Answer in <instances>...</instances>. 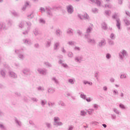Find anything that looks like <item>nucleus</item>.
<instances>
[{"mask_svg":"<svg viewBox=\"0 0 130 130\" xmlns=\"http://www.w3.org/2000/svg\"><path fill=\"white\" fill-rule=\"evenodd\" d=\"M83 84H84V85H89V86H92L93 85V83L92 82H90L88 81H83Z\"/></svg>","mask_w":130,"mask_h":130,"instance_id":"nucleus-43","label":"nucleus"},{"mask_svg":"<svg viewBox=\"0 0 130 130\" xmlns=\"http://www.w3.org/2000/svg\"><path fill=\"white\" fill-rule=\"evenodd\" d=\"M93 28H92V27H89L88 28H87L86 29V34H88L89 35V33H91V31H92Z\"/></svg>","mask_w":130,"mask_h":130,"instance_id":"nucleus-47","label":"nucleus"},{"mask_svg":"<svg viewBox=\"0 0 130 130\" xmlns=\"http://www.w3.org/2000/svg\"><path fill=\"white\" fill-rule=\"evenodd\" d=\"M102 28L104 30H107V24L105 22H103L102 23Z\"/></svg>","mask_w":130,"mask_h":130,"instance_id":"nucleus-31","label":"nucleus"},{"mask_svg":"<svg viewBox=\"0 0 130 130\" xmlns=\"http://www.w3.org/2000/svg\"><path fill=\"white\" fill-rule=\"evenodd\" d=\"M60 119L58 117H55L54 118V123L53 125L55 126H61L62 125V122L59 121Z\"/></svg>","mask_w":130,"mask_h":130,"instance_id":"nucleus-3","label":"nucleus"},{"mask_svg":"<svg viewBox=\"0 0 130 130\" xmlns=\"http://www.w3.org/2000/svg\"><path fill=\"white\" fill-rule=\"evenodd\" d=\"M32 32L35 36H38V35H40V34H41V33L39 31L38 28L34 29Z\"/></svg>","mask_w":130,"mask_h":130,"instance_id":"nucleus-21","label":"nucleus"},{"mask_svg":"<svg viewBox=\"0 0 130 130\" xmlns=\"http://www.w3.org/2000/svg\"><path fill=\"white\" fill-rule=\"evenodd\" d=\"M108 43L111 46L114 45V42L111 40H109Z\"/></svg>","mask_w":130,"mask_h":130,"instance_id":"nucleus-54","label":"nucleus"},{"mask_svg":"<svg viewBox=\"0 0 130 130\" xmlns=\"http://www.w3.org/2000/svg\"><path fill=\"white\" fill-rule=\"evenodd\" d=\"M86 114H87V113L85 111L82 110L80 111V115L81 116H85Z\"/></svg>","mask_w":130,"mask_h":130,"instance_id":"nucleus-55","label":"nucleus"},{"mask_svg":"<svg viewBox=\"0 0 130 130\" xmlns=\"http://www.w3.org/2000/svg\"><path fill=\"white\" fill-rule=\"evenodd\" d=\"M46 12L48 17H52V8L49 7H46Z\"/></svg>","mask_w":130,"mask_h":130,"instance_id":"nucleus-8","label":"nucleus"},{"mask_svg":"<svg viewBox=\"0 0 130 130\" xmlns=\"http://www.w3.org/2000/svg\"><path fill=\"white\" fill-rule=\"evenodd\" d=\"M0 128L1 130H7L6 126L3 123H0Z\"/></svg>","mask_w":130,"mask_h":130,"instance_id":"nucleus-49","label":"nucleus"},{"mask_svg":"<svg viewBox=\"0 0 130 130\" xmlns=\"http://www.w3.org/2000/svg\"><path fill=\"white\" fill-rule=\"evenodd\" d=\"M78 17L80 19V20H84V14H78Z\"/></svg>","mask_w":130,"mask_h":130,"instance_id":"nucleus-62","label":"nucleus"},{"mask_svg":"<svg viewBox=\"0 0 130 130\" xmlns=\"http://www.w3.org/2000/svg\"><path fill=\"white\" fill-rule=\"evenodd\" d=\"M77 34H78V36H80L81 37L83 36V32H82V31H81L80 29H78L77 30Z\"/></svg>","mask_w":130,"mask_h":130,"instance_id":"nucleus-48","label":"nucleus"},{"mask_svg":"<svg viewBox=\"0 0 130 130\" xmlns=\"http://www.w3.org/2000/svg\"><path fill=\"white\" fill-rule=\"evenodd\" d=\"M27 17L29 19H33V18H34V14H33V12H31L30 14H28L27 15Z\"/></svg>","mask_w":130,"mask_h":130,"instance_id":"nucleus-39","label":"nucleus"},{"mask_svg":"<svg viewBox=\"0 0 130 130\" xmlns=\"http://www.w3.org/2000/svg\"><path fill=\"white\" fill-rule=\"evenodd\" d=\"M100 7H102L103 8H108V9H111L112 8V5L110 4H105V5H102V6Z\"/></svg>","mask_w":130,"mask_h":130,"instance_id":"nucleus-23","label":"nucleus"},{"mask_svg":"<svg viewBox=\"0 0 130 130\" xmlns=\"http://www.w3.org/2000/svg\"><path fill=\"white\" fill-rule=\"evenodd\" d=\"M8 28L9 26H7V24H6L5 22H0V31H6V30H8Z\"/></svg>","mask_w":130,"mask_h":130,"instance_id":"nucleus-5","label":"nucleus"},{"mask_svg":"<svg viewBox=\"0 0 130 130\" xmlns=\"http://www.w3.org/2000/svg\"><path fill=\"white\" fill-rule=\"evenodd\" d=\"M25 21L22 20L18 24V27L20 28V29H23V28L25 27Z\"/></svg>","mask_w":130,"mask_h":130,"instance_id":"nucleus-19","label":"nucleus"},{"mask_svg":"<svg viewBox=\"0 0 130 130\" xmlns=\"http://www.w3.org/2000/svg\"><path fill=\"white\" fill-rule=\"evenodd\" d=\"M79 94H80V98H82V99L85 100L86 98H87V95H86V94H84L83 92H81Z\"/></svg>","mask_w":130,"mask_h":130,"instance_id":"nucleus-32","label":"nucleus"},{"mask_svg":"<svg viewBox=\"0 0 130 130\" xmlns=\"http://www.w3.org/2000/svg\"><path fill=\"white\" fill-rule=\"evenodd\" d=\"M38 91H40L41 92H44L45 89L43 86H40L37 88Z\"/></svg>","mask_w":130,"mask_h":130,"instance_id":"nucleus-36","label":"nucleus"},{"mask_svg":"<svg viewBox=\"0 0 130 130\" xmlns=\"http://www.w3.org/2000/svg\"><path fill=\"white\" fill-rule=\"evenodd\" d=\"M98 46L100 48H102L104 46L106 45V40L105 39H102L99 42H98Z\"/></svg>","mask_w":130,"mask_h":130,"instance_id":"nucleus-6","label":"nucleus"},{"mask_svg":"<svg viewBox=\"0 0 130 130\" xmlns=\"http://www.w3.org/2000/svg\"><path fill=\"white\" fill-rule=\"evenodd\" d=\"M26 25L27 26V29H25V30H23L22 31V33L23 35H24V36H27L29 33V30L30 29H31V26H32V23L30 21H27L26 22Z\"/></svg>","mask_w":130,"mask_h":130,"instance_id":"nucleus-1","label":"nucleus"},{"mask_svg":"<svg viewBox=\"0 0 130 130\" xmlns=\"http://www.w3.org/2000/svg\"><path fill=\"white\" fill-rule=\"evenodd\" d=\"M61 67H63V68H64V69H69V65H68V64L66 63H63L62 64Z\"/></svg>","mask_w":130,"mask_h":130,"instance_id":"nucleus-57","label":"nucleus"},{"mask_svg":"<svg viewBox=\"0 0 130 130\" xmlns=\"http://www.w3.org/2000/svg\"><path fill=\"white\" fill-rule=\"evenodd\" d=\"M9 74L10 78H12L13 79H17L18 78V75L15 72L10 71Z\"/></svg>","mask_w":130,"mask_h":130,"instance_id":"nucleus-17","label":"nucleus"},{"mask_svg":"<svg viewBox=\"0 0 130 130\" xmlns=\"http://www.w3.org/2000/svg\"><path fill=\"white\" fill-rule=\"evenodd\" d=\"M118 17H119V14H118V13H115V14L112 16V18L115 20L119 19V18H117Z\"/></svg>","mask_w":130,"mask_h":130,"instance_id":"nucleus-35","label":"nucleus"},{"mask_svg":"<svg viewBox=\"0 0 130 130\" xmlns=\"http://www.w3.org/2000/svg\"><path fill=\"white\" fill-rule=\"evenodd\" d=\"M74 50L75 51H76L77 52H80L81 50H82V48H81V47H79L78 46H75L74 47Z\"/></svg>","mask_w":130,"mask_h":130,"instance_id":"nucleus-26","label":"nucleus"},{"mask_svg":"<svg viewBox=\"0 0 130 130\" xmlns=\"http://www.w3.org/2000/svg\"><path fill=\"white\" fill-rule=\"evenodd\" d=\"M120 79H126V75H125V74H122L120 75Z\"/></svg>","mask_w":130,"mask_h":130,"instance_id":"nucleus-64","label":"nucleus"},{"mask_svg":"<svg viewBox=\"0 0 130 130\" xmlns=\"http://www.w3.org/2000/svg\"><path fill=\"white\" fill-rule=\"evenodd\" d=\"M60 44L59 42H56L54 43L53 47L54 50H58Z\"/></svg>","mask_w":130,"mask_h":130,"instance_id":"nucleus-20","label":"nucleus"},{"mask_svg":"<svg viewBox=\"0 0 130 130\" xmlns=\"http://www.w3.org/2000/svg\"><path fill=\"white\" fill-rule=\"evenodd\" d=\"M14 120L17 127H21L22 126V122L21 121L17 119V118H15Z\"/></svg>","mask_w":130,"mask_h":130,"instance_id":"nucleus-16","label":"nucleus"},{"mask_svg":"<svg viewBox=\"0 0 130 130\" xmlns=\"http://www.w3.org/2000/svg\"><path fill=\"white\" fill-rule=\"evenodd\" d=\"M113 110L114 112H115V113H116V114L119 115V111L117 109L114 108L113 109Z\"/></svg>","mask_w":130,"mask_h":130,"instance_id":"nucleus-60","label":"nucleus"},{"mask_svg":"<svg viewBox=\"0 0 130 130\" xmlns=\"http://www.w3.org/2000/svg\"><path fill=\"white\" fill-rule=\"evenodd\" d=\"M105 15H106V16H110V15H111V11L105 10Z\"/></svg>","mask_w":130,"mask_h":130,"instance_id":"nucleus-42","label":"nucleus"},{"mask_svg":"<svg viewBox=\"0 0 130 130\" xmlns=\"http://www.w3.org/2000/svg\"><path fill=\"white\" fill-rule=\"evenodd\" d=\"M37 71L40 75H43V76H46L47 75V70L46 69L39 68Z\"/></svg>","mask_w":130,"mask_h":130,"instance_id":"nucleus-7","label":"nucleus"},{"mask_svg":"<svg viewBox=\"0 0 130 130\" xmlns=\"http://www.w3.org/2000/svg\"><path fill=\"white\" fill-rule=\"evenodd\" d=\"M119 107L120 108V109H122V110H124V109H126L125 106L121 103L119 104Z\"/></svg>","mask_w":130,"mask_h":130,"instance_id":"nucleus-45","label":"nucleus"},{"mask_svg":"<svg viewBox=\"0 0 130 130\" xmlns=\"http://www.w3.org/2000/svg\"><path fill=\"white\" fill-rule=\"evenodd\" d=\"M62 33V32H61V30H60V29H56V34L57 36H58V37H59L60 36V35H61Z\"/></svg>","mask_w":130,"mask_h":130,"instance_id":"nucleus-37","label":"nucleus"},{"mask_svg":"<svg viewBox=\"0 0 130 130\" xmlns=\"http://www.w3.org/2000/svg\"><path fill=\"white\" fill-rule=\"evenodd\" d=\"M84 38L86 39L88 43H90L91 44H96V41H95L94 39L89 38V34H85Z\"/></svg>","mask_w":130,"mask_h":130,"instance_id":"nucleus-4","label":"nucleus"},{"mask_svg":"<svg viewBox=\"0 0 130 130\" xmlns=\"http://www.w3.org/2000/svg\"><path fill=\"white\" fill-rule=\"evenodd\" d=\"M92 12L94 14H98V12H99V10L96 8H93L92 9Z\"/></svg>","mask_w":130,"mask_h":130,"instance_id":"nucleus-41","label":"nucleus"},{"mask_svg":"<svg viewBox=\"0 0 130 130\" xmlns=\"http://www.w3.org/2000/svg\"><path fill=\"white\" fill-rule=\"evenodd\" d=\"M67 34H69L70 36L74 35V30L72 28H69L67 30Z\"/></svg>","mask_w":130,"mask_h":130,"instance_id":"nucleus-22","label":"nucleus"},{"mask_svg":"<svg viewBox=\"0 0 130 130\" xmlns=\"http://www.w3.org/2000/svg\"><path fill=\"white\" fill-rule=\"evenodd\" d=\"M58 104V105H61V106H66V104H64L62 101H59Z\"/></svg>","mask_w":130,"mask_h":130,"instance_id":"nucleus-53","label":"nucleus"},{"mask_svg":"<svg viewBox=\"0 0 130 130\" xmlns=\"http://www.w3.org/2000/svg\"><path fill=\"white\" fill-rule=\"evenodd\" d=\"M110 38L112 40H114V39H115V35H114V34L112 33L110 35Z\"/></svg>","mask_w":130,"mask_h":130,"instance_id":"nucleus-58","label":"nucleus"},{"mask_svg":"<svg viewBox=\"0 0 130 130\" xmlns=\"http://www.w3.org/2000/svg\"><path fill=\"white\" fill-rule=\"evenodd\" d=\"M11 14L13 15L14 17H20V14L15 11H11Z\"/></svg>","mask_w":130,"mask_h":130,"instance_id":"nucleus-27","label":"nucleus"},{"mask_svg":"<svg viewBox=\"0 0 130 130\" xmlns=\"http://www.w3.org/2000/svg\"><path fill=\"white\" fill-rule=\"evenodd\" d=\"M46 23L45 20L44 19L41 18L39 19V23L42 24V25H45Z\"/></svg>","mask_w":130,"mask_h":130,"instance_id":"nucleus-38","label":"nucleus"},{"mask_svg":"<svg viewBox=\"0 0 130 130\" xmlns=\"http://www.w3.org/2000/svg\"><path fill=\"white\" fill-rule=\"evenodd\" d=\"M91 4H96L98 7H101L102 6V2L99 0H89Z\"/></svg>","mask_w":130,"mask_h":130,"instance_id":"nucleus-13","label":"nucleus"},{"mask_svg":"<svg viewBox=\"0 0 130 130\" xmlns=\"http://www.w3.org/2000/svg\"><path fill=\"white\" fill-rule=\"evenodd\" d=\"M54 92H55V89L51 87L48 88V93L49 94H53V93H54Z\"/></svg>","mask_w":130,"mask_h":130,"instance_id":"nucleus-25","label":"nucleus"},{"mask_svg":"<svg viewBox=\"0 0 130 130\" xmlns=\"http://www.w3.org/2000/svg\"><path fill=\"white\" fill-rule=\"evenodd\" d=\"M45 124L48 128H52V125H51V123H49V122H46L45 123Z\"/></svg>","mask_w":130,"mask_h":130,"instance_id":"nucleus-50","label":"nucleus"},{"mask_svg":"<svg viewBox=\"0 0 130 130\" xmlns=\"http://www.w3.org/2000/svg\"><path fill=\"white\" fill-rule=\"evenodd\" d=\"M1 76L3 79L6 78V75L7 74V71L5 69H1L0 71Z\"/></svg>","mask_w":130,"mask_h":130,"instance_id":"nucleus-18","label":"nucleus"},{"mask_svg":"<svg viewBox=\"0 0 130 130\" xmlns=\"http://www.w3.org/2000/svg\"><path fill=\"white\" fill-rule=\"evenodd\" d=\"M60 50L62 53H63V54L67 53V50H66V49H64V47H61L60 48Z\"/></svg>","mask_w":130,"mask_h":130,"instance_id":"nucleus-52","label":"nucleus"},{"mask_svg":"<svg viewBox=\"0 0 130 130\" xmlns=\"http://www.w3.org/2000/svg\"><path fill=\"white\" fill-rule=\"evenodd\" d=\"M31 8V5H30V2L26 1L25 2L24 5L23 6L22 8V10L24 11H26L27 9H30Z\"/></svg>","mask_w":130,"mask_h":130,"instance_id":"nucleus-9","label":"nucleus"},{"mask_svg":"<svg viewBox=\"0 0 130 130\" xmlns=\"http://www.w3.org/2000/svg\"><path fill=\"white\" fill-rule=\"evenodd\" d=\"M67 12L69 14H73L74 13V7L73 6L70 5L67 6Z\"/></svg>","mask_w":130,"mask_h":130,"instance_id":"nucleus-14","label":"nucleus"},{"mask_svg":"<svg viewBox=\"0 0 130 130\" xmlns=\"http://www.w3.org/2000/svg\"><path fill=\"white\" fill-rule=\"evenodd\" d=\"M126 56H127V52L125 50H122L119 53V57L121 60H123Z\"/></svg>","mask_w":130,"mask_h":130,"instance_id":"nucleus-2","label":"nucleus"},{"mask_svg":"<svg viewBox=\"0 0 130 130\" xmlns=\"http://www.w3.org/2000/svg\"><path fill=\"white\" fill-rule=\"evenodd\" d=\"M123 22L126 26H129V25H130L129 20L125 18V19H123Z\"/></svg>","mask_w":130,"mask_h":130,"instance_id":"nucleus-28","label":"nucleus"},{"mask_svg":"<svg viewBox=\"0 0 130 130\" xmlns=\"http://www.w3.org/2000/svg\"><path fill=\"white\" fill-rule=\"evenodd\" d=\"M40 11L42 13H45L46 12V8H44L43 7H41L40 8Z\"/></svg>","mask_w":130,"mask_h":130,"instance_id":"nucleus-51","label":"nucleus"},{"mask_svg":"<svg viewBox=\"0 0 130 130\" xmlns=\"http://www.w3.org/2000/svg\"><path fill=\"white\" fill-rule=\"evenodd\" d=\"M5 116V114L4 113V112H3L1 110H0V118L2 119L3 118V117H4Z\"/></svg>","mask_w":130,"mask_h":130,"instance_id":"nucleus-63","label":"nucleus"},{"mask_svg":"<svg viewBox=\"0 0 130 130\" xmlns=\"http://www.w3.org/2000/svg\"><path fill=\"white\" fill-rule=\"evenodd\" d=\"M68 56L69 58H73V57H74V53L69 51L68 53Z\"/></svg>","mask_w":130,"mask_h":130,"instance_id":"nucleus-33","label":"nucleus"},{"mask_svg":"<svg viewBox=\"0 0 130 130\" xmlns=\"http://www.w3.org/2000/svg\"><path fill=\"white\" fill-rule=\"evenodd\" d=\"M29 72V69L27 68L24 69L22 71V72L24 75H28V72Z\"/></svg>","mask_w":130,"mask_h":130,"instance_id":"nucleus-40","label":"nucleus"},{"mask_svg":"<svg viewBox=\"0 0 130 130\" xmlns=\"http://www.w3.org/2000/svg\"><path fill=\"white\" fill-rule=\"evenodd\" d=\"M116 26L118 30H121V21H120V19L117 18L116 19Z\"/></svg>","mask_w":130,"mask_h":130,"instance_id":"nucleus-11","label":"nucleus"},{"mask_svg":"<svg viewBox=\"0 0 130 130\" xmlns=\"http://www.w3.org/2000/svg\"><path fill=\"white\" fill-rule=\"evenodd\" d=\"M53 82L55 83V84H56V85H59V81L56 78L53 77L52 79Z\"/></svg>","mask_w":130,"mask_h":130,"instance_id":"nucleus-30","label":"nucleus"},{"mask_svg":"<svg viewBox=\"0 0 130 130\" xmlns=\"http://www.w3.org/2000/svg\"><path fill=\"white\" fill-rule=\"evenodd\" d=\"M40 104L42 107H44L47 104V101L46 100H42L41 101Z\"/></svg>","mask_w":130,"mask_h":130,"instance_id":"nucleus-24","label":"nucleus"},{"mask_svg":"<svg viewBox=\"0 0 130 130\" xmlns=\"http://www.w3.org/2000/svg\"><path fill=\"white\" fill-rule=\"evenodd\" d=\"M7 25H8V26H12V25H13V20H8L7 22Z\"/></svg>","mask_w":130,"mask_h":130,"instance_id":"nucleus-61","label":"nucleus"},{"mask_svg":"<svg viewBox=\"0 0 130 130\" xmlns=\"http://www.w3.org/2000/svg\"><path fill=\"white\" fill-rule=\"evenodd\" d=\"M68 45H71V46H73V45H75V42L73 41H69L67 43Z\"/></svg>","mask_w":130,"mask_h":130,"instance_id":"nucleus-56","label":"nucleus"},{"mask_svg":"<svg viewBox=\"0 0 130 130\" xmlns=\"http://www.w3.org/2000/svg\"><path fill=\"white\" fill-rule=\"evenodd\" d=\"M15 52L16 53H19L18 54V57L20 59V60H24L25 59V56L23 54L20 53V50L19 49H15Z\"/></svg>","mask_w":130,"mask_h":130,"instance_id":"nucleus-10","label":"nucleus"},{"mask_svg":"<svg viewBox=\"0 0 130 130\" xmlns=\"http://www.w3.org/2000/svg\"><path fill=\"white\" fill-rule=\"evenodd\" d=\"M48 105L49 107H53L54 105H55V103H48Z\"/></svg>","mask_w":130,"mask_h":130,"instance_id":"nucleus-59","label":"nucleus"},{"mask_svg":"<svg viewBox=\"0 0 130 130\" xmlns=\"http://www.w3.org/2000/svg\"><path fill=\"white\" fill-rule=\"evenodd\" d=\"M44 63L47 68H52V65L48 61H45Z\"/></svg>","mask_w":130,"mask_h":130,"instance_id":"nucleus-29","label":"nucleus"},{"mask_svg":"<svg viewBox=\"0 0 130 130\" xmlns=\"http://www.w3.org/2000/svg\"><path fill=\"white\" fill-rule=\"evenodd\" d=\"M75 82H76L75 79H68V83H69V84H71V85H74V84H75Z\"/></svg>","mask_w":130,"mask_h":130,"instance_id":"nucleus-34","label":"nucleus"},{"mask_svg":"<svg viewBox=\"0 0 130 130\" xmlns=\"http://www.w3.org/2000/svg\"><path fill=\"white\" fill-rule=\"evenodd\" d=\"M75 61L77 63H81L83 61V57L82 56H76L75 57Z\"/></svg>","mask_w":130,"mask_h":130,"instance_id":"nucleus-15","label":"nucleus"},{"mask_svg":"<svg viewBox=\"0 0 130 130\" xmlns=\"http://www.w3.org/2000/svg\"><path fill=\"white\" fill-rule=\"evenodd\" d=\"M87 111V113H88V114H89V115H92V114L94 111V109H89Z\"/></svg>","mask_w":130,"mask_h":130,"instance_id":"nucleus-46","label":"nucleus"},{"mask_svg":"<svg viewBox=\"0 0 130 130\" xmlns=\"http://www.w3.org/2000/svg\"><path fill=\"white\" fill-rule=\"evenodd\" d=\"M22 43L25 45H32V41L28 39H23L22 40Z\"/></svg>","mask_w":130,"mask_h":130,"instance_id":"nucleus-12","label":"nucleus"},{"mask_svg":"<svg viewBox=\"0 0 130 130\" xmlns=\"http://www.w3.org/2000/svg\"><path fill=\"white\" fill-rule=\"evenodd\" d=\"M83 16H84V20H89V19H90L89 15L87 13H85L84 14H83Z\"/></svg>","mask_w":130,"mask_h":130,"instance_id":"nucleus-44","label":"nucleus"}]
</instances>
